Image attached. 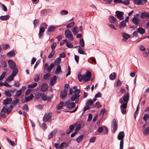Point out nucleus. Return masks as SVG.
Masks as SVG:
<instances>
[{
    "label": "nucleus",
    "mask_w": 149,
    "mask_h": 149,
    "mask_svg": "<svg viewBox=\"0 0 149 149\" xmlns=\"http://www.w3.org/2000/svg\"><path fill=\"white\" fill-rule=\"evenodd\" d=\"M120 3H123L125 5H128L130 4V2L129 0H124L122 1L121 0H120Z\"/></svg>",
    "instance_id": "obj_33"
},
{
    "label": "nucleus",
    "mask_w": 149,
    "mask_h": 149,
    "mask_svg": "<svg viewBox=\"0 0 149 149\" xmlns=\"http://www.w3.org/2000/svg\"><path fill=\"white\" fill-rule=\"evenodd\" d=\"M22 93V90L21 89H19L17 91L16 94L15 95V97H19Z\"/></svg>",
    "instance_id": "obj_37"
},
{
    "label": "nucleus",
    "mask_w": 149,
    "mask_h": 149,
    "mask_svg": "<svg viewBox=\"0 0 149 149\" xmlns=\"http://www.w3.org/2000/svg\"><path fill=\"white\" fill-rule=\"evenodd\" d=\"M45 115L46 116V119H45V115L44 116L43 118V120L44 122H46L47 120H49L51 118V116L49 114Z\"/></svg>",
    "instance_id": "obj_24"
},
{
    "label": "nucleus",
    "mask_w": 149,
    "mask_h": 149,
    "mask_svg": "<svg viewBox=\"0 0 149 149\" xmlns=\"http://www.w3.org/2000/svg\"><path fill=\"white\" fill-rule=\"evenodd\" d=\"M122 36L124 38L126 39H128L131 36L125 33H123Z\"/></svg>",
    "instance_id": "obj_35"
},
{
    "label": "nucleus",
    "mask_w": 149,
    "mask_h": 149,
    "mask_svg": "<svg viewBox=\"0 0 149 149\" xmlns=\"http://www.w3.org/2000/svg\"><path fill=\"white\" fill-rule=\"evenodd\" d=\"M15 100L12 102V104L14 106H15L19 102V100L18 99H15Z\"/></svg>",
    "instance_id": "obj_48"
},
{
    "label": "nucleus",
    "mask_w": 149,
    "mask_h": 149,
    "mask_svg": "<svg viewBox=\"0 0 149 149\" xmlns=\"http://www.w3.org/2000/svg\"><path fill=\"white\" fill-rule=\"evenodd\" d=\"M9 142H10V143L11 145L12 146H14L15 145V143L13 141H12L11 140H10L8 138H7L6 139Z\"/></svg>",
    "instance_id": "obj_62"
},
{
    "label": "nucleus",
    "mask_w": 149,
    "mask_h": 149,
    "mask_svg": "<svg viewBox=\"0 0 149 149\" xmlns=\"http://www.w3.org/2000/svg\"><path fill=\"white\" fill-rule=\"evenodd\" d=\"M45 28L43 26H40L39 33V37L41 38L42 35V33L45 32Z\"/></svg>",
    "instance_id": "obj_15"
},
{
    "label": "nucleus",
    "mask_w": 149,
    "mask_h": 149,
    "mask_svg": "<svg viewBox=\"0 0 149 149\" xmlns=\"http://www.w3.org/2000/svg\"><path fill=\"white\" fill-rule=\"evenodd\" d=\"M64 102L63 101H61L57 105L56 108L57 109H60L62 108L63 106L64 105Z\"/></svg>",
    "instance_id": "obj_22"
},
{
    "label": "nucleus",
    "mask_w": 149,
    "mask_h": 149,
    "mask_svg": "<svg viewBox=\"0 0 149 149\" xmlns=\"http://www.w3.org/2000/svg\"><path fill=\"white\" fill-rule=\"evenodd\" d=\"M129 98V95L127 92L126 95L125 94L123 97V101L126 103H127Z\"/></svg>",
    "instance_id": "obj_18"
},
{
    "label": "nucleus",
    "mask_w": 149,
    "mask_h": 149,
    "mask_svg": "<svg viewBox=\"0 0 149 149\" xmlns=\"http://www.w3.org/2000/svg\"><path fill=\"white\" fill-rule=\"evenodd\" d=\"M91 73L90 72L87 71L86 74L83 75V81L85 82L89 81L91 77Z\"/></svg>",
    "instance_id": "obj_4"
},
{
    "label": "nucleus",
    "mask_w": 149,
    "mask_h": 149,
    "mask_svg": "<svg viewBox=\"0 0 149 149\" xmlns=\"http://www.w3.org/2000/svg\"><path fill=\"white\" fill-rule=\"evenodd\" d=\"M56 132L53 131L51 132L48 136V139H51L54 136V135L56 134Z\"/></svg>",
    "instance_id": "obj_44"
},
{
    "label": "nucleus",
    "mask_w": 149,
    "mask_h": 149,
    "mask_svg": "<svg viewBox=\"0 0 149 149\" xmlns=\"http://www.w3.org/2000/svg\"><path fill=\"white\" fill-rule=\"evenodd\" d=\"M126 26V22L125 21L123 20L120 22L119 27L120 29H122V28Z\"/></svg>",
    "instance_id": "obj_23"
},
{
    "label": "nucleus",
    "mask_w": 149,
    "mask_h": 149,
    "mask_svg": "<svg viewBox=\"0 0 149 149\" xmlns=\"http://www.w3.org/2000/svg\"><path fill=\"white\" fill-rule=\"evenodd\" d=\"M70 100H68L65 102L64 106L67 107L69 109H72L74 108L75 106V103L74 102H71L69 103Z\"/></svg>",
    "instance_id": "obj_5"
},
{
    "label": "nucleus",
    "mask_w": 149,
    "mask_h": 149,
    "mask_svg": "<svg viewBox=\"0 0 149 149\" xmlns=\"http://www.w3.org/2000/svg\"><path fill=\"white\" fill-rule=\"evenodd\" d=\"M11 111V110H9L8 106L5 105L1 109V112H3L4 113H6L7 114H8Z\"/></svg>",
    "instance_id": "obj_12"
},
{
    "label": "nucleus",
    "mask_w": 149,
    "mask_h": 149,
    "mask_svg": "<svg viewBox=\"0 0 149 149\" xmlns=\"http://www.w3.org/2000/svg\"><path fill=\"white\" fill-rule=\"evenodd\" d=\"M127 107V103H123L120 106V109H126Z\"/></svg>",
    "instance_id": "obj_42"
},
{
    "label": "nucleus",
    "mask_w": 149,
    "mask_h": 149,
    "mask_svg": "<svg viewBox=\"0 0 149 149\" xmlns=\"http://www.w3.org/2000/svg\"><path fill=\"white\" fill-rule=\"evenodd\" d=\"M37 85V83L35 82L33 84L28 85V87L29 88H33L36 86Z\"/></svg>",
    "instance_id": "obj_34"
},
{
    "label": "nucleus",
    "mask_w": 149,
    "mask_h": 149,
    "mask_svg": "<svg viewBox=\"0 0 149 149\" xmlns=\"http://www.w3.org/2000/svg\"><path fill=\"white\" fill-rule=\"evenodd\" d=\"M123 140H121L120 142V149H123Z\"/></svg>",
    "instance_id": "obj_59"
},
{
    "label": "nucleus",
    "mask_w": 149,
    "mask_h": 149,
    "mask_svg": "<svg viewBox=\"0 0 149 149\" xmlns=\"http://www.w3.org/2000/svg\"><path fill=\"white\" fill-rule=\"evenodd\" d=\"M139 15L138 14L134 15V17L132 19V21L133 23L136 25H137L139 24V19L137 18Z\"/></svg>",
    "instance_id": "obj_8"
},
{
    "label": "nucleus",
    "mask_w": 149,
    "mask_h": 149,
    "mask_svg": "<svg viewBox=\"0 0 149 149\" xmlns=\"http://www.w3.org/2000/svg\"><path fill=\"white\" fill-rule=\"evenodd\" d=\"M56 27L53 26H50L48 29L47 34H49V33H52L55 30Z\"/></svg>",
    "instance_id": "obj_19"
},
{
    "label": "nucleus",
    "mask_w": 149,
    "mask_h": 149,
    "mask_svg": "<svg viewBox=\"0 0 149 149\" xmlns=\"http://www.w3.org/2000/svg\"><path fill=\"white\" fill-rule=\"evenodd\" d=\"M80 92V90L78 89H76L74 91V93L76 95H79V94Z\"/></svg>",
    "instance_id": "obj_61"
},
{
    "label": "nucleus",
    "mask_w": 149,
    "mask_h": 149,
    "mask_svg": "<svg viewBox=\"0 0 149 149\" xmlns=\"http://www.w3.org/2000/svg\"><path fill=\"white\" fill-rule=\"evenodd\" d=\"M34 96L33 95L31 94L30 96L27 97L25 98V101L26 102H28L31 100L34 97Z\"/></svg>",
    "instance_id": "obj_21"
},
{
    "label": "nucleus",
    "mask_w": 149,
    "mask_h": 149,
    "mask_svg": "<svg viewBox=\"0 0 149 149\" xmlns=\"http://www.w3.org/2000/svg\"><path fill=\"white\" fill-rule=\"evenodd\" d=\"M48 85L47 83H43L42 84L41 87V90L43 92H45L48 90Z\"/></svg>",
    "instance_id": "obj_9"
},
{
    "label": "nucleus",
    "mask_w": 149,
    "mask_h": 149,
    "mask_svg": "<svg viewBox=\"0 0 149 149\" xmlns=\"http://www.w3.org/2000/svg\"><path fill=\"white\" fill-rule=\"evenodd\" d=\"M1 63L2 66L3 68H6L7 66L6 63L3 60H1Z\"/></svg>",
    "instance_id": "obj_56"
},
{
    "label": "nucleus",
    "mask_w": 149,
    "mask_h": 149,
    "mask_svg": "<svg viewBox=\"0 0 149 149\" xmlns=\"http://www.w3.org/2000/svg\"><path fill=\"white\" fill-rule=\"evenodd\" d=\"M12 102V99L11 98H6L3 100V104L6 105L11 103Z\"/></svg>",
    "instance_id": "obj_17"
},
{
    "label": "nucleus",
    "mask_w": 149,
    "mask_h": 149,
    "mask_svg": "<svg viewBox=\"0 0 149 149\" xmlns=\"http://www.w3.org/2000/svg\"><path fill=\"white\" fill-rule=\"evenodd\" d=\"M40 76L38 74H36L35 75V77L34 79V81L36 82H38Z\"/></svg>",
    "instance_id": "obj_49"
},
{
    "label": "nucleus",
    "mask_w": 149,
    "mask_h": 149,
    "mask_svg": "<svg viewBox=\"0 0 149 149\" xmlns=\"http://www.w3.org/2000/svg\"><path fill=\"white\" fill-rule=\"evenodd\" d=\"M143 133L145 135H146L149 134V127L145 128L143 131Z\"/></svg>",
    "instance_id": "obj_28"
},
{
    "label": "nucleus",
    "mask_w": 149,
    "mask_h": 149,
    "mask_svg": "<svg viewBox=\"0 0 149 149\" xmlns=\"http://www.w3.org/2000/svg\"><path fill=\"white\" fill-rule=\"evenodd\" d=\"M56 45V42H54L52 43L51 46V48L52 51H54V50L55 48Z\"/></svg>",
    "instance_id": "obj_60"
},
{
    "label": "nucleus",
    "mask_w": 149,
    "mask_h": 149,
    "mask_svg": "<svg viewBox=\"0 0 149 149\" xmlns=\"http://www.w3.org/2000/svg\"><path fill=\"white\" fill-rule=\"evenodd\" d=\"M93 103V100L91 99H89L87 101L86 104V105L88 106H90L92 105Z\"/></svg>",
    "instance_id": "obj_41"
},
{
    "label": "nucleus",
    "mask_w": 149,
    "mask_h": 149,
    "mask_svg": "<svg viewBox=\"0 0 149 149\" xmlns=\"http://www.w3.org/2000/svg\"><path fill=\"white\" fill-rule=\"evenodd\" d=\"M141 17L142 19L149 18V13L146 12L142 13L141 14Z\"/></svg>",
    "instance_id": "obj_16"
},
{
    "label": "nucleus",
    "mask_w": 149,
    "mask_h": 149,
    "mask_svg": "<svg viewBox=\"0 0 149 149\" xmlns=\"http://www.w3.org/2000/svg\"><path fill=\"white\" fill-rule=\"evenodd\" d=\"M6 73V72H4L0 76V80H2L5 76Z\"/></svg>",
    "instance_id": "obj_55"
},
{
    "label": "nucleus",
    "mask_w": 149,
    "mask_h": 149,
    "mask_svg": "<svg viewBox=\"0 0 149 149\" xmlns=\"http://www.w3.org/2000/svg\"><path fill=\"white\" fill-rule=\"evenodd\" d=\"M80 97L79 95H76V94H74V95H72V96L71 97V100L72 101H74L75 99H77V98L79 97Z\"/></svg>",
    "instance_id": "obj_25"
},
{
    "label": "nucleus",
    "mask_w": 149,
    "mask_h": 149,
    "mask_svg": "<svg viewBox=\"0 0 149 149\" xmlns=\"http://www.w3.org/2000/svg\"><path fill=\"white\" fill-rule=\"evenodd\" d=\"M115 13L116 15L115 16L119 20H122L123 19V15L124 14V12L122 11H116Z\"/></svg>",
    "instance_id": "obj_6"
},
{
    "label": "nucleus",
    "mask_w": 149,
    "mask_h": 149,
    "mask_svg": "<svg viewBox=\"0 0 149 149\" xmlns=\"http://www.w3.org/2000/svg\"><path fill=\"white\" fill-rule=\"evenodd\" d=\"M57 79V78L56 76L54 75L52 77L50 80L51 86H53L56 83Z\"/></svg>",
    "instance_id": "obj_14"
},
{
    "label": "nucleus",
    "mask_w": 149,
    "mask_h": 149,
    "mask_svg": "<svg viewBox=\"0 0 149 149\" xmlns=\"http://www.w3.org/2000/svg\"><path fill=\"white\" fill-rule=\"evenodd\" d=\"M109 20L111 23H113L115 24H118V21L113 16H110L109 17Z\"/></svg>",
    "instance_id": "obj_10"
},
{
    "label": "nucleus",
    "mask_w": 149,
    "mask_h": 149,
    "mask_svg": "<svg viewBox=\"0 0 149 149\" xmlns=\"http://www.w3.org/2000/svg\"><path fill=\"white\" fill-rule=\"evenodd\" d=\"M68 146V144L66 143L63 142L61 144L59 148H62L63 147L66 148Z\"/></svg>",
    "instance_id": "obj_36"
},
{
    "label": "nucleus",
    "mask_w": 149,
    "mask_h": 149,
    "mask_svg": "<svg viewBox=\"0 0 149 149\" xmlns=\"http://www.w3.org/2000/svg\"><path fill=\"white\" fill-rule=\"evenodd\" d=\"M8 63L10 68L13 70L15 68L16 65L15 63L12 60H9L8 61Z\"/></svg>",
    "instance_id": "obj_7"
},
{
    "label": "nucleus",
    "mask_w": 149,
    "mask_h": 149,
    "mask_svg": "<svg viewBox=\"0 0 149 149\" xmlns=\"http://www.w3.org/2000/svg\"><path fill=\"white\" fill-rule=\"evenodd\" d=\"M62 72L61 66L60 65H58L56 67L55 73L56 74H61Z\"/></svg>",
    "instance_id": "obj_13"
},
{
    "label": "nucleus",
    "mask_w": 149,
    "mask_h": 149,
    "mask_svg": "<svg viewBox=\"0 0 149 149\" xmlns=\"http://www.w3.org/2000/svg\"><path fill=\"white\" fill-rule=\"evenodd\" d=\"M15 55L14 52L13 51H12L8 52L7 54V56L10 57H14Z\"/></svg>",
    "instance_id": "obj_29"
},
{
    "label": "nucleus",
    "mask_w": 149,
    "mask_h": 149,
    "mask_svg": "<svg viewBox=\"0 0 149 149\" xmlns=\"http://www.w3.org/2000/svg\"><path fill=\"white\" fill-rule=\"evenodd\" d=\"M79 44L82 47H84L85 45L84 42V39L82 38H81L79 41Z\"/></svg>",
    "instance_id": "obj_50"
},
{
    "label": "nucleus",
    "mask_w": 149,
    "mask_h": 149,
    "mask_svg": "<svg viewBox=\"0 0 149 149\" xmlns=\"http://www.w3.org/2000/svg\"><path fill=\"white\" fill-rule=\"evenodd\" d=\"M66 46L68 48H72L73 47L72 43H69L68 42L66 43Z\"/></svg>",
    "instance_id": "obj_63"
},
{
    "label": "nucleus",
    "mask_w": 149,
    "mask_h": 149,
    "mask_svg": "<svg viewBox=\"0 0 149 149\" xmlns=\"http://www.w3.org/2000/svg\"><path fill=\"white\" fill-rule=\"evenodd\" d=\"M61 59L60 58H58L55 61V63L56 65H59L61 62Z\"/></svg>",
    "instance_id": "obj_47"
},
{
    "label": "nucleus",
    "mask_w": 149,
    "mask_h": 149,
    "mask_svg": "<svg viewBox=\"0 0 149 149\" xmlns=\"http://www.w3.org/2000/svg\"><path fill=\"white\" fill-rule=\"evenodd\" d=\"M13 70L12 71V75L15 77L18 73V70L16 68Z\"/></svg>",
    "instance_id": "obj_39"
},
{
    "label": "nucleus",
    "mask_w": 149,
    "mask_h": 149,
    "mask_svg": "<svg viewBox=\"0 0 149 149\" xmlns=\"http://www.w3.org/2000/svg\"><path fill=\"white\" fill-rule=\"evenodd\" d=\"M78 77L79 81L80 82H81L82 79H83V75L82 76L80 74L78 73Z\"/></svg>",
    "instance_id": "obj_58"
},
{
    "label": "nucleus",
    "mask_w": 149,
    "mask_h": 149,
    "mask_svg": "<svg viewBox=\"0 0 149 149\" xmlns=\"http://www.w3.org/2000/svg\"><path fill=\"white\" fill-rule=\"evenodd\" d=\"M149 118V114L148 113L145 114L143 118V120L145 122H146Z\"/></svg>",
    "instance_id": "obj_38"
},
{
    "label": "nucleus",
    "mask_w": 149,
    "mask_h": 149,
    "mask_svg": "<svg viewBox=\"0 0 149 149\" xmlns=\"http://www.w3.org/2000/svg\"><path fill=\"white\" fill-rule=\"evenodd\" d=\"M125 136V134L124 132H120L118 134L117 136L118 139L119 140H123Z\"/></svg>",
    "instance_id": "obj_11"
},
{
    "label": "nucleus",
    "mask_w": 149,
    "mask_h": 149,
    "mask_svg": "<svg viewBox=\"0 0 149 149\" xmlns=\"http://www.w3.org/2000/svg\"><path fill=\"white\" fill-rule=\"evenodd\" d=\"M69 85L67 84L64 85V89L61 91L60 97L61 99H63L65 98L67 95V91L68 90Z\"/></svg>",
    "instance_id": "obj_1"
},
{
    "label": "nucleus",
    "mask_w": 149,
    "mask_h": 149,
    "mask_svg": "<svg viewBox=\"0 0 149 149\" xmlns=\"http://www.w3.org/2000/svg\"><path fill=\"white\" fill-rule=\"evenodd\" d=\"M77 30V28L75 27H74L72 29V32L74 35L78 33Z\"/></svg>",
    "instance_id": "obj_51"
},
{
    "label": "nucleus",
    "mask_w": 149,
    "mask_h": 149,
    "mask_svg": "<svg viewBox=\"0 0 149 149\" xmlns=\"http://www.w3.org/2000/svg\"><path fill=\"white\" fill-rule=\"evenodd\" d=\"M49 73H47L45 74L43 76V79L44 80H47L49 77Z\"/></svg>",
    "instance_id": "obj_64"
},
{
    "label": "nucleus",
    "mask_w": 149,
    "mask_h": 149,
    "mask_svg": "<svg viewBox=\"0 0 149 149\" xmlns=\"http://www.w3.org/2000/svg\"><path fill=\"white\" fill-rule=\"evenodd\" d=\"M4 93V95L7 97H10L12 96V94L9 91H5Z\"/></svg>",
    "instance_id": "obj_40"
},
{
    "label": "nucleus",
    "mask_w": 149,
    "mask_h": 149,
    "mask_svg": "<svg viewBox=\"0 0 149 149\" xmlns=\"http://www.w3.org/2000/svg\"><path fill=\"white\" fill-rule=\"evenodd\" d=\"M10 16L9 15L1 16L0 17V19L2 20H6L9 19Z\"/></svg>",
    "instance_id": "obj_27"
},
{
    "label": "nucleus",
    "mask_w": 149,
    "mask_h": 149,
    "mask_svg": "<svg viewBox=\"0 0 149 149\" xmlns=\"http://www.w3.org/2000/svg\"><path fill=\"white\" fill-rule=\"evenodd\" d=\"M116 77V74L115 72H113L109 76V78L111 80H114Z\"/></svg>",
    "instance_id": "obj_20"
},
{
    "label": "nucleus",
    "mask_w": 149,
    "mask_h": 149,
    "mask_svg": "<svg viewBox=\"0 0 149 149\" xmlns=\"http://www.w3.org/2000/svg\"><path fill=\"white\" fill-rule=\"evenodd\" d=\"M60 13L61 15H66L68 13V12L65 10H63L60 12Z\"/></svg>",
    "instance_id": "obj_45"
},
{
    "label": "nucleus",
    "mask_w": 149,
    "mask_h": 149,
    "mask_svg": "<svg viewBox=\"0 0 149 149\" xmlns=\"http://www.w3.org/2000/svg\"><path fill=\"white\" fill-rule=\"evenodd\" d=\"M74 22H72L71 23H70V24H68L66 26V28L67 29H69L71 27H72L74 25Z\"/></svg>",
    "instance_id": "obj_52"
},
{
    "label": "nucleus",
    "mask_w": 149,
    "mask_h": 149,
    "mask_svg": "<svg viewBox=\"0 0 149 149\" xmlns=\"http://www.w3.org/2000/svg\"><path fill=\"white\" fill-rule=\"evenodd\" d=\"M55 53V51H52L51 53L49 54L48 56V58H52L53 56L54 55Z\"/></svg>",
    "instance_id": "obj_57"
},
{
    "label": "nucleus",
    "mask_w": 149,
    "mask_h": 149,
    "mask_svg": "<svg viewBox=\"0 0 149 149\" xmlns=\"http://www.w3.org/2000/svg\"><path fill=\"white\" fill-rule=\"evenodd\" d=\"M137 30L139 33L141 34H144L145 32V30L141 27H139L137 29Z\"/></svg>",
    "instance_id": "obj_26"
},
{
    "label": "nucleus",
    "mask_w": 149,
    "mask_h": 149,
    "mask_svg": "<svg viewBox=\"0 0 149 149\" xmlns=\"http://www.w3.org/2000/svg\"><path fill=\"white\" fill-rule=\"evenodd\" d=\"M65 34L66 38L71 41H72L73 39V37L71 31L68 29H66L65 32Z\"/></svg>",
    "instance_id": "obj_2"
},
{
    "label": "nucleus",
    "mask_w": 149,
    "mask_h": 149,
    "mask_svg": "<svg viewBox=\"0 0 149 149\" xmlns=\"http://www.w3.org/2000/svg\"><path fill=\"white\" fill-rule=\"evenodd\" d=\"M81 127V124H79L77 126V127H76L75 129V131L76 132H77L79 131Z\"/></svg>",
    "instance_id": "obj_54"
},
{
    "label": "nucleus",
    "mask_w": 149,
    "mask_h": 149,
    "mask_svg": "<svg viewBox=\"0 0 149 149\" xmlns=\"http://www.w3.org/2000/svg\"><path fill=\"white\" fill-rule=\"evenodd\" d=\"M101 107V105L100 104L99 102H96L94 106H93V108H94L96 107L97 108H99L100 107Z\"/></svg>",
    "instance_id": "obj_46"
},
{
    "label": "nucleus",
    "mask_w": 149,
    "mask_h": 149,
    "mask_svg": "<svg viewBox=\"0 0 149 149\" xmlns=\"http://www.w3.org/2000/svg\"><path fill=\"white\" fill-rule=\"evenodd\" d=\"M40 97L42 100L46 101L47 100V97L44 93H40Z\"/></svg>",
    "instance_id": "obj_31"
},
{
    "label": "nucleus",
    "mask_w": 149,
    "mask_h": 149,
    "mask_svg": "<svg viewBox=\"0 0 149 149\" xmlns=\"http://www.w3.org/2000/svg\"><path fill=\"white\" fill-rule=\"evenodd\" d=\"M84 136L81 135L78 136L76 139V141L78 143H80L83 140Z\"/></svg>",
    "instance_id": "obj_30"
},
{
    "label": "nucleus",
    "mask_w": 149,
    "mask_h": 149,
    "mask_svg": "<svg viewBox=\"0 0 149 149\" xmlns=\"http://www.w3.org/2000/svg\"><path fill=\"white\" fill-rule=\"evenodd\" d=\"M14 77L12 75H10L7 78L6 81H11L13 80Z\"/></svg>",
    "instance_id": "obj_53"
},
{
    "label": "nucleus",
    "mask_w": 149,
    "mask_h": 149,
    "mask_svg": "<svg viewBox=\"0 0 149 149\" xmlns=\"http://www.w3.org/2000/svg\"><path fill=\"white\" fill-rule=\"evenodd\" d=\"M78 52L79 53L81 54H85V52L83 50V49L80 46H79V49Z\"/></svg>",
    "instance_id": "obj_43"
},
{
    "label": "nucleus",
    "mask_w": 149,
    "mask_h": 149,
    "mask_svg": "<svg viewBox=\"0 0 149 149\" xmlns=\"http://www.w3.org/2000/svg\"><path fill=\"white\" fill-rule=\"evenodd\" d=\"M112 132L114 133L116 131L118 128V125L115 119H113L111 125Z\"/></svg>",
    "instance_id": "obj_3"
},
{
    "label": "nucleus",
    "mask_w": 149,
    "mask_h": 149,
    "mask_svg": "<svg viewBox=\"0 0 149 149\" xmlns=\"http://www.w3.org/2000/svg\"><path fill=\"white\" fill-rule=\"evenodd\" d=\"M49 67V66L48 65V63H46L44 65V68L45 70H46L47 71H48V72H50L51 70H50Z\"/></svg>",
    "instance_id": "obj_32"
}]
</instances>
